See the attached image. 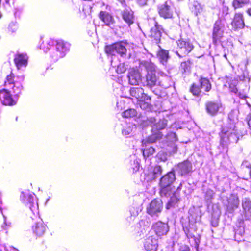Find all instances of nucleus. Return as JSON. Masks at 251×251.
<instances>
[{
    "label": "nucleus",
    "instance_id": "1",
    "mask_svg": "<svg viewBox=\"0 0 251 251\" xmlns=\"http://www.w3.org/2000/svg\"><path fill=\"white\" fill-rule=\"evenodd\" d=\"M4 88L0 90V100L2 104L6 106H12L16 104V101L12 96L18 97L23 89L20 82L16 80V76L12 72L7 75L4 82Z\"/></svg>",
    "mask_w": 251,
    "mask_h": 251
},
{
    "label": "nucleus",
    "instance_id": "2",
    "mask_svg": "<svg viewBox=\"0 0 251 251\" xmlns=\"http://www.w3.org/2000/svg\"><path fill=\"white\" fill-rule=\"evenodd\" d=\"M176 180L175 172L171 171L164 175L160 179L159 186L160 194L161 197H170L166 205V208L169 209L174 206L178 201V199L172 190V184Z\"/></svg>",
    "mask_w": 251,
    "mask_h": 251
},
{
    "label": "nucleus",
    "instance_id": "3",
    "mask_svg": "<svg viewBox=\"0 0 251 251\" xmlns=\"http://www.w3.org/2000/svg\"><path fill=\"white\" fill-rule=\"evenodd\" d=\"M220 135L221 144L223 146H227L230 143H236L239 140V133L233 123H229L223 127Z\"/></svg>",
    "mask_w": 251,
    "mask_h": 251
},
{
    "label": "nucleus",
    "instance_id": "4",
    "mask_svg": "<svg viewBox=\"0 0 251 251\" xmlns=\"http://www.w3.org/2000/svg\"><path fill=\"white\" fill-rule=\"evenodd\" d=\"M140 65L144 67L147 71L145 78L142 79L144 86L151 88L157 84L161 85L158 81L156 75V66L153 63L149 61H142Z\"/></svg>",
    "mask_w": 251,
    "mask_h": 251
},
{
    "label": "nucleus",
    "instance_id": "5",
    "mask_svg": "<svg viewBox=\"0 0 251 251\" xmlns=\"http://www.w3.org/2000/svg\"><path fill=\"white\" fill-rule=\"evenodd\" d=\"M177 48L176 53L180 57L189 54L193 50L194 46L189 40L181 39L176 41Z\"/></svg>",
    "mask_w": 251,
    "mask_h": 251
},
{
    "label": "nucleus",
    "instance_id": "6",
    "mask_svg": "<svg viewBox=\"0 0 251 251\" xmlns=\"http://www.w3.org/2000/svg\"><path fill=\"white\" fill-rule=\"evenodd\" d=\"M32 230L36 238L42 237L47 230V226L38 216L32 220Z\"/></svg>",
    "mask_w": 251,
    "mask_h": 251
},
{
    "label": "nucleus",
    "instance_id": "7",
    "mask_svg": "<svg viewBox=\"0 0 251 251\" xmlns=\"http://www.w3.org/2000/svg\"><path fill=\"white\" fill-rule=\"evenodd\" d=\"M22 202L31 211L37 209L38 205L33 196L29 192H22L20 194Z\"/></svg>",
    "mask_w": 251,
    "mask_h": 251
},
{
    "label": "nucleus",
    "instance_id": "8",
    "mask_svg": "<svg viewBox=\"0 0 251 251\" xmlns=\"http://www.w3.org/2000/svg\"><path fill=\"white\" fill-rule=\"evenodd\" d=\"M105 50L107 54L115 55L117 53L121 56L126 55L127 51L125 43L123 42H118L112 45L107 46L105 47Z\"/></svg>",
    "mask_w": 251,
    "mask_h": 251
},
{
    "label": "nucleus",
    "instance_id": "9",
    "mask_svg": "<svg viewBox=\"0 0 251 251\" xmlns=\"http://www.w3.org/2000/svg\"><path fill=\"white\" fill-rule=\"evenodd\" d=\"M163 208V202L160 199H154L152 200L149 206L147 208V212L151 216H158Z\"/></svg>",
    "mask_w": 251,
    "mask_h": 251
},
{
    "label": "nucleus",
    "instance_id": "10",
    "mask_svg": "<svg viewBox=\"0 0 251 251\" xmlns=\"http://www.w3.org/2000/svg\"><path fill=\"white\" fill-rule=\"evenodd\" d=\"M159 14L161 17L165 19L173 17L174 13L173 5L170 1H166L159 8Z\"/></svg>",
    "mask_w": 251,
    "mask_h": 251
},
{
    "label": "nucleus",
    "instance_id": "11",
    "mask_svg": "<svg viewBox=\"0 0 251 251\" xmlns=\"http://www.w3.org/2000/svg\"><path fill=\"white\" fill-rule=\"evenodd\" d=\"M224 33V25L222 24L220 20L216 21L213 30V41L216 43L223 37Z\"/></svg>",
    "mask_w": 251,
    "mask_h": 251
},
{
    "label": "nucleus",
    "instance_id": "12",
    "mask_svg": "<svg viewBox=\"0 0 251 251\" xmlns=\"http://www.w3.org/2000/svg\"><path fill=\"white\" fill-rule=\"evenodd\" d=\"M192 171V164L187 160L179 163L176 168V171L181 176L188 174Z\"/></svg>",
    "mask_w": 251,
    "mask_h": 251
},
{
    "label": "nucleus",
    "instance_id": "13",
    "mask_svg": "<svg viewBox=\"0 0 251 251\" xmlns=\"http://www.w3.org/2000/svg\"><path fill=\"white\" fill-rule=\"evenodd\" d=\"M130 95L136 99L139 100H150V97L144 93L142 88L133 87L130 89Z\"/></svg>",
    "mask_w": 251,
    "mask_h": 251
},
{
    "label": "nucleus",
    "instance_id": "14",
    "mask_svg": "<svg viewBox=\"0 0 251 251\" xmlns=\"http://www.w3.org/2000/svg\"><path fill=\"white\" fill-rule=\"evenodd\" d=\"M28 57L25 53H17L14 58V62L18 69L25 67L28 63Z\"/></svg>",
    "mask_w": 251,
    "mask_h": 251
},
{
    "label": "nucleus",
    "instance_id": "15",
    "mask_svg": "<svg viewBox=\"0 0 251 251\" xmlns=\"http://www.w3.org/2000/svg\"><path fill=\"white\" fill-rule=\"evenodd\" d=\"M153 227L155 232L158 236L166 235L169 229L167 224L161 222H156Z\"/></svg>",
    "mask_w": 251,
    "mask_h": 251
},
{
    "label": "nucleus",
    "instance_id": "16",
    "mask_svg": "<svg viewBox=\"0 0 251 251\" xmlns=\"http://www.w3.org/2000/svg\"><path fill=\"white\" fill-rule=\"evenodd\" d=\"M56 50L60 57L64 56L69 50V44L62 40L56 41Z\"/></svg>",
    "mask_w": 251,
    "mask_h": 251
},
{
    "label": "nucleus",
    "instance_id": "17",
    "mask_svg": "<svg viewBox=\"0 0 251 251\" xmlns=\"http://www.w3.org/2000/svg\"><path fill=\"white\" fill-rule=\"evenodd\" d=\"M221 106L220 103L214 101H208L205 104L207 113L212 116L216 115Z\"/></svg>",
    "mask_w": 251,
    "mask_h": 251
},
{
    "label": "nucleus",
    "instance_id": "18",
    "mask_svg": "<svg viewBox=\"0 0 251 251\" xmlns=\"http://www.w3.org/2000/svg\"><path fill=\"white\" fill-rule=\"evenodd\" d=\"M229 88L231 92L236 94L240 99H246L247 98V95L249 88L247 86H245V88L242 89L240 88L238 90L235 85L230 84Z\"/></svg>",
    "mask_w": 251,
    "mask_h": 251
},
{
    "label": "nucleus",
    "instance_id": "19",
    "mask_svg": "<svg viewBox=\"0 0 251 251\" xmlns=\"http://www.w3.org/2000/svg\"><path fill=\"white\" fill-rule=\"evenodd\" d=\"M128 77L130 84L137 85L141 80V76L138 70L131 69L128 73Z\"/></svg>",
    "mask_w": 251,
    "mask_h": 251
},
{
    "label": "nucleus",
    "instance_id": "20",
    "mask_svg": "<svg viewBox=\"0 0 251 251\" xmlns=\"http://www.w3.org/2000/svg\"><path fill=\"white\" fill-rule=\"evenodd\" d=\"M157 246V240L154 236H149L144 242L145 249L148 251L155 250Z\"/></svg>",
    "mask_w": 251,
    "mask_h": 251
},
{
    "label": "nucleus",
    "instance_id": "21",
    "mask_svg": "<svg viewBox=\"0 0 251 251\" xmlns=\"http://www.w3.org/2000/svg\"><path fill=\"white\" fill-rule=\"evenodd\" d=\"M231 25L235 29L243 28L244 27L245 24L241 13H238L235 14Z\"/></svg>",
    "mask_w": 251,
    "mask_h": 251
},
{
    "label": "nucleus",
    "instance_id": "22",
    "mask_svg": "<svg viewBox=\"0 0 251 251\" xmlns=\"http://www.w3.org/2000/svg\"><path fill=\"white\" fill-rule=\"evenodd\" d=\"M239 204L238 198L235 195H232L229 198L227 205V210L229 213H232L235 209L238 208Z\"/></svg>",
    "mask_w": 251,
    "mask_h": 251
},
{
    "label": "nucleus",
    "instance_id": "23",
    "mask_svg": "<svg viewBox=\"0 0 251 251\" xmlns=\"http://www.w3.org/2000/svg\"><path fill=\"white\" fill-rule=\"evenodd\" d=\"M154 26L150 29V36L154 39L156 43H157L160 40L161 36V28L155 21H154Z\"/></svg>",
    "mask_w": 251,
    "mask_h": 251
},
{
    "label": "nucleus",
    "instance_id": "24",
    "mask_svg": "<svg viewBox=\"0 0 251 251\" xmlns=\"http://www.w3.org/2000/svg\"><path fill=\"white\" fill-rule=\"evenodd\" d=\"M122 17L129 25L134 23V16L133 12L130 9H126L123 11Z\"/></svg>",
    "mask_w": 251,
    "mask_h": 251
},
{
    "label": "nucleus",
    "instance_id": "25",
    "mask_svg": "<svg viewBox=\"0 0 251 251\" xmlns=\"http://www.w3.org/2000/svg\"><path fill=\"white\" fill-rule=\"evenodd\" d=\"M99 18L107 25H109L111 23H113V18L112 16L106 11L100 12Z\"/></svg>",
    "mask_w": 251,
    "mask_h": 251
},
{
    "label": "nucleus",
    "instance_id": "26",
    "mask_svg": "<svg viewBox=\"0 0 251 251\" xmlns=\"http://www.w3.org/2000/svg\"><path fill=\"white\" fill-rule=\"evenodd\" d=\"M157 57L160 63L163 65L165 64L169 58L168 51L164 50H160L157 53Z\"/></svg>",
    "mask_w": 251,
    "mask_h": 251
},
{
    "label": "nucleus",
    "instance_id": "27",
    "mask_svg": "<svg viewBox=\"0 0 251 251\" xmlns=\"http://www.w3.org/2000/svg\"><path fill=\"white\" fill-rule=\"evenodd\" d=\"M201 88L205 92H209L211 89V84L209 80L206 78L201 77L200 79Z\"/></svg>",
    "mask_w": 251,
    "mask_h": 251
},
{
    "label": "nucleus",
    "instance_id": "28",
    "mask_svg": "<svg viewBox=\"0 0 251 251\" xmlns=\"http://www.w3.org/2000/svg\"><path fill=\"white\" fill-rule=\"evenodd\" d=\"M250 3V0H233L232 6L235 9L242 8Z\"/></svg>",
    "mask_w": 251,
    "mask_h": 251
},
{
    "label": "nucleus",
    "instance_id": "29",
    "mask_svg": "<svg viewBox=\"0 0 251 251\" xmlns=\"http://www.w3.org/2000/svg\"><path fill=\"white\" fill-rule=\"evenodd\" d=\"M167 125V120L165 119L160 120L157 123L154 125L153 129L157 130L164 129Z\"/></svg>",
    "mask_w": 251,
    "mask_h": 251
},
{
    "label": "nucleus",
    "instance_id": "30",
    "mask_svg": "<svg viewBox=\"0 0 251 251\" xmlns=\"http://www.w3.org/2000/svg\"><path fill=\"white\" fill-rule=\"evenodd\" d=\"M203 10V7L197 2H195L193 5L192 11L196 15L201 13Z\"/></svg>",
    "mask_w": 251,
    "mask_h": 251
},
{
    "label": "nucleus",
    "instance_id": "31",
    "mask_svg": "<svg viewBox=\"0 0 251 251\" xmlns=\"http://www.w3.org/2000/svg\"><path fill=\"white\" fill-rule=\"evenodd\" d=\"M251 200L247 198H245L242 200V207L244 210L246 211H249L251 209Z\"/></svg>",
    "mask_w": 251,
    "mask_h": 251
},
{
    "label": "nucleus",
    "instance_id": "32",
    "mask_svg": "<svg viewBox=\"0 0 251 251\" xmlns=\"http://www.w3.org/2000/svg\"><path fill=\"white\" fill-rule=\"evenodd\" d=\"M162 137V134L160 132L157 131V132H156L154 134H153L152 135H151L148 138V142H149V143H154L157 140L161 138Z\"/></svg>",
    "mask_w": 251,
    "mask_h": 251
},
{
    "label": "nucleus",
    "instance_id": "33",
    "mask_svg": "<svg viewBox=\"0 0 251 251\" xmlns=\"http://www.w3.org/2000/svg\"><path fill=\"white\" fill-rule=\"evenodd\" d=\"M137 115L136 111L134 109H129L125 111L122 113L123 117L126 118H130L136 116Z\"/></svg>",
    "mask_w": 251,
    "mask_h": 251
},
{
    "label": "nucleus",
    "instance_id": "34",
    "mask_svg": "<svg viewBox=\"0 0 251 251\" xmlns=\"http://www.w3.org/2000/svg\"><path fill=\"white\" fill-rule=\"evenodd\" d=\"M190 91L194 95L196 96H199L201 92L200 87L195 83L193 84Z\"/></svg>",
    "mask_w": 251,
    "mask_h": 251
},
{
    "label": "nucleus",
    "instance_id": "35",
    "mask_svg": "<svg viewBox=\"0 0 251 251\" xmlns=\"http://www.w3.org/2000/svg\"><path fill=\"white\" fill-rule=\"evenodd\" d=\"M155 152L154 149L151 147L148 149H144L143 151V156L145 157H149L150 155H152Z\"/></svg>",
    "mask_w": 251,
    "mask_h": 251
},
{
    "label": "nucleus",
    "instance_id": "36",
    "mask_svg": "<svg viewBox=\"0 0 251 251\" xmlns=\"http://www.w3.org/2000/svg\"><path fill=\"white\" fill-rule=\"evenodd\" d=\"M162 168L160 166H155L153 170V179H156L162 173Z\"/></svg>",
    "mask_w": 251,
    "mask_h": 251
},
{
    "label": "nucleus",
    "instance_id": "37",
    "mask_svg": "<svg viewBox=\"0 0 251 251\" xmlns=\"http://www.w3.org/2000/svg\"><path fill=\"white\" fill-rule=\"evenodd\" d=\"M50 43V41L49 40H46L43 41L40 45V49L43 50L44 51H47L51 47V45Z\"/></svg>",
    "mask_w": 251,
    "mask_h": 251
},
{
    "label": "nucleus",
    "instance_id": "38",
    "mask_svg": "<svg viewBox=\"0 0 251 251\" xmlns=\"http://www.w3.org/2000/svg\"><path fill=\"white\" fill-rule=\"evenodd\" d=\"M190 62L189 61H184L181 63L180 65V70L183 72H186L187 71H188L190 69Z\"/></svg>",
    "mask_w": 251,
    "mask_h": 251
},
{
    "label": "nucleus",
    "instance_id": "39",
    "mask_svg": "<svg viewBox=\"0 0 251 251\" xmlns=\"http://www.w3.org/2000/svg\"><path fill=\"white\" fill-rule=\"evenodd\" d=\"M127 69V66L125 63H120L117 67V72L122 74L125 73Z\"/></svg>",
    "mask_w": 251,
    "mask_h": 251
},
{
    "label": "nucleus",
    "instance_id": "40",
    "mask_svg": "<svg viewBox=\"0 0 251 251\" xmlns=\"http://www.w3.org/2000/svg\"><path fill=\"white\" fill-rule=\"evenodd\" d=\"M146 100H139V104L142 109L147 110L150 108V104L148 102L145 101Z\"/></svg>",
    "mask_w": 251,
    "mask_h": 251
},
{
    "label": "nucleus",
    "instance_id": "41",
    "mask_svg": "<svg viewBox=\"0 0 251 251\" xmlns=\"http://www.w3.org/2000/svg\"><path fill=\"white\" fill-rule=\"evenodd\" d=\"M214 194V192L213 190L211 189H207L205 195V199L207 201L211 200Z\"/></svg>",
    "mask_w": 251,
    "mask_h": 251
},
{
    "label": "nucleus",
    "instance_id": "42",
    "mask_svg": "<svg viewBox=\"0 0 251 251\" xmlns=\"http://www.w3.org/2000/svg\"><path fill=\"white\" fill-rule=\"evenodd\" d=\"M166 137L168 140L172 142L176 141L177 140L176 135L174 132H170L168 133Z\"/></svg>",
    "mask_w": 251,
    "mask_h": 251
},
{
    "label": "nucleus",
    "instance_id": "43",
    "mask_svg": "<svg viewBox=\"0 0 251 251\" xmlns=\"http://www.w3.org/2000/svg\"><path fill=\"white\" fill-rule=\"evenodd\" d=\"M18 29L17 25L13 23L10 24L8 27L9 32L11 33H14Z\"/></svg>",
    "mask_w": 251,
    "mask_h": 251
},
{
    "label": "nucleus",
    "instance_id": "44",
    "mask_svg": "<svg viewBox=\"0 0 251 251\" xmlns=\"http://www.w3.org/2000/svg\"><path fill=\"white\" fill-rule=\"evenodd\" d=\"M229 13V8L226 6H223L222 8V16L225 17Z\"/></svg>",
    "mask_w": 251,
    "mask_h": 251
},
{
    "label": "nucleus",
    "instance_id": "45",
    "mask_svg": "<svg viewBox=\"0 0 251 251\" xmlns=\"http://www.w3.org/2000/svg\"><path fill=\"white\" fill-rule=\"evenodd\" d=\"M132 131V129L130 126H129L127 128L123 129L122 130V133L124 135H129Z\"/></svg>",
    "mask_w": 251,
    "mask_h": 251
},
{
    "label": "nucleus",
    "instance_id": "46",
    "mask_svg": "<svg viewBox=\"0 0 251 251\" xmlns=\"http://www.w3.org/2000/svg\"><path fill=\"white\" fill-rule=\"evenodd\" d=\"M246 121L248 124L249 128L251 130V113L247 115L246 118Z\"/></svg>",
    "mask_w": 251,
    "mask_h": 251
},
{
    "label": "nucleus",
    "instance_id": "47",
    "mask_svg": "<svg viewBox=\"0 0 251 251\" xmlns=\"http://www.w3.org/2000/svg\"><path fill=\"white\" fill-rule=\"evenodd\" d=\"M137 3L141 6H144L147 4L148 0H136Z\"/></svg>",
    "mask_w": 251,
    "mask_h": 251
},
{
    "label": "nucleus",
    "instance_id": "48",
    "mask_svg": "<svg viewBox=\"0 0 251 251\" xmlns=\"http://www.w3.org/2000/svg\"><path fill=\"white\" fill-rule=\"evenodd\" d=\"M247 13L251 16V8H249L247 11Z\"/></svg>",
    "mask_w": 251,
    "mask_h": 251
},
{
    "label": "nucleus",
    "instance_id": "49",
    "mask_svg": "<svg viewBox=\"0 0 251 251\" xmlns=\"http://www.w3.org/2000/svg\"><path fill=\"white\" fill-rule=\"evenodd\" d=\"M10 251H19L18 249H16L15 248L13 247L10 249Z\"/></svg>",
    "mask_w": 251,
    "mask_h": 251
},
{
    "label": "nucleus",
    "instance_id": "50",
    "mask_svg": "<svg viewBox=\"0 0 251 251\" xmlns=\"http://www.w3.org/2000/svg\"><path fill=\"white\" fill-rule=\"evenodd\" d=\"M246 163H247V162H246V161L244 162L243 163V164H242V166H245V167H248V166L247 165H246Z\"/></svg>",
    "mask_w": 251,
    "mask_h": 251
},
{
    "label": "nucleus",
    "instance_id": "51",
    "mask_svg": "<svg viewBox=\"0 0 251 251\" xmlns=\"http://www.w3.org/2000/svg\"><path fill=\"white\" fill-rule=\"evenodd\" d=\"M181 186H182V184L180 183L179 186L177 188V191H179V190L181 189Z\"/></svg>",
    "mask_w": 251,
    "mask_h": 251
},
{
    "label": "nucleus",
    "instance_id": "52",
    "mask_svg": "<svg viewBox=\"0 0 251 251\" xmlns=\"http://www.w3.org/2000/svg\"><path fill=\"white\" fill-rule=\"evenodd\" d=\"M246 103H247V104L248 105V106H249V107H251V105H250V104L248 101H247V102H246Z\"/></svg>",
    "mask_w": 251,
    "mask_h": 251
},
{
    "label": "nucleus",
    "instance_id": "53",
    "mask_svg": "<svg viewBox=\"0 0 251 251\" xmlns=\"http://www.w3.org/2000/svg\"><path fill=\"white\" fill-rule=\"evenodd\" d=\"M250 177L251 178V170L250 171Z\"/></svg>",
    "mask_w": 251,
    "mask_h": 251
},
{
    "label": "nucleus",
    "instance_id": "54",
    "mask_svg": "<svg viewBox=\"0 0 251 251\" xmlns=\"http://www.w3.org/2000/svg\"><path fill=\"white\" fill-rule=\"evenodd\" d=\"M162 85L163 87H167V86H165V85H164V84H162Z\"/></svg>",
    "mask_w": 251,
    "mask_h": 251
},
{
    "label": "nucleus",
    "instance_id": "55",
    "mask_svg": "<svg viewBox=\"0 0 251 251\" xmlns=\"http://www.w3.org/2000/svg\"><path fill=\"white\" fill-rule=\"evenodd\" d=\"M224 57H225L226 58V54H225V55H224Z\"/></svg>",
    "mask_w": 251,
    "mask_h": 251
}]
</instances>
